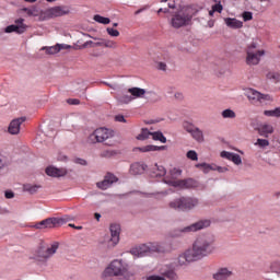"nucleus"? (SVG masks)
<instances>
[{"label": "nucleus", "instance_id": "f257e3e1", "mask_svg": "<svg viewBox=\"0 0 280 280\" xmlns=\"http://www.w3.org/2000/svg\"><path fill=\"white\" fill-rule=\"evenodd\" d=\"M189 249L194 253L197 259H205L215 250L213 247V240L207 235H199L192 243Z\"/></svg>", "mask_w": 280, "mask_h": 280}, {"label": "nucleus", "instance_id": "f03ea898", "mask_svg": "<svg viewBox=\"0 0 280 280\" xmlns=\"http://www.w3.org/2000/svg\"><path fill=\"white\" fill-rule=\"evenodd\" d=\"M103 277L104 279H108V277H124V279H130L132 271H130L128 264L121 260H113L104 270Z\"/></svg>", "mask_w": 280, "mask_h": 280}, {"label": "nucleus", "instance_id": "7ed1b4c3", "mask_svg": "<svg viewBox=\"0 0 280 280\" xmlns=\"http://www.w3.org/2000/svg\"><path fill=\"white\" fill-rule=\"evenodd\" d=\"M199 203L198 198L183 196L171 201L168 207L175 211H191V209H196Z\"/></svg>", "mask_w": 280, "mask_h": 280}, {"label": "nucleus", "instance_id": "20e7f679", "mask_svg": "<svg viewBox=\"0 0 280 280\" xmlns=\"http://www.w3.org/2000/svg\"><path fill=\"white\" fill-rule=\"evenodd\" d=\"M191 22V14L187 9H178L173 13V18L171 19V25L175 30L180 27H185V25H189Z\"/></svg>", "mask_w": 280, "mask_h": 280}, {"label": "nucleus", "instance_id": "39448f33", "mask_svg": "<svg viewBox=\"0 0 280 280\" xmlns=\"http://www.w3.org/2000/svg\"><path fill=\"white\" fill-rule=\"evenodd\" d=\"M58 243H54L51 246L49 247H45V246H39L34 256L33 259L35 261H38V264H47V260L52 256L56 255L57 250H58Z\"/></svg>", "mask_w": 280, "mask_h": 280}, {"label": "nucleus", "instance_id": "423d86ee", "mask_svg": "<svg viewBox=\"0 0 280 280\" xmlns=\"http://www.w3.org/2000/svg\"><path fill=\"white\" fill-rule=\"evenodd\" d=\"M195 261H200V260L189 247L177 255L174 264L176 268H188V266H191V264H195Z\"/></svg>", "mask_w": 280, "mask_h": 280}, {"label": "nucleus", "instance_id": "0eeeda50", "mask_svg": "<svg viewBox=\"0 0 280 280\" xmlns=\"http://www.w3.org/2000/svg\"><path fill=\"white\" fill-rule=\"evenodd\" d=\"M115 135L107 128H98L94 130L88 138L89 143H104L113 139Z\"/></svg>", "mask_w": 280, "mask_h": 280}, {"label": "nucleus", "instance_id": "6e6552de", "mask_svg": "<svg viewBox=\"0 0 280 280\" xmlns=\"http://www.w3.org/2000/svg\"><path fill=\"white\" fill-rule=\"evenodd\" d=\"M148 253H165V249H163L161 245H154V244H149V245L142 244L140 246H137L130 249V254L135 255L136 257L148 255Z\"/></svg>", "mask_w": 280, "mask_h": 280}, {"label": "nucleus", "instance_id": "1a4fd4ad", "mask_svg": "<svg viewBox=\"0 0 280 280\" xmlns=\"http://www.w3.org/2000/svg\"><path fill=\"white\" fill-rule=\"evenodd\" d=\"M209 226H211V220L203 219L177 231L178 233H196L202 229H209Z\"/></svg>", "mask_w": 280, "mask_h": 280}, {"label": "nucleus", "instance_id": "9d476101", "mask_svg": "<svg viewBox=\"0 0 280 280\" xmlns=\"http://www.w3.org/2000/svg\"><path fill=\"white\" fill-rule=\"evenodd\" d=\"M166 185H171V187H179V189H196L200 184L192 178L188 179H179V180H166Z\"/></svg>", "mask_w": 280, "mask_h": 280}, {"label": "nucleus", "instance_id": "9b49d317", "mask_svg": "<svg viewBox=\"0 0 280 280\" xmlns=\"http://www.w3.org/2000/svg\"><path fill=\"white\" fill-rule=\"evenodd\" d=\"M266 56V50H246L245 62L248 67H257L261 62V57Z\"/></svg>", "mask_w": 280, "mask_h": 280}, {"label": "nucleus", "instance_id": "f8f14e48", "mask_svg": "<svg viewBox=\"0 0 280 280\" xmlns=\"http://www.w3.org/2000/svg\"><path fill=\"white\" fill-rule=\"evenodd\" d=\"M184 128L186 132H188L197 143H205V133L202 130L191 122H185Z\"/></svg>", "mask_w": 280, "mask_h": 280}, {"label": "nucleus", "instance_id": "ddd939ff", "mask_svg": "<svg viewBox=\"0 0 280 280\" xmlns=\"http://www.w3.org/2000/svg\"><path fill=\"white\" fill-rule=\"evenodd\" d=\"M180 9V5L176 3V0H162L161 8L158 10V14L163 12L164 14H175Z\"/></svg>", "mask_w": 280, "mask_h": 280}, {"label": "nucleus", "instance_id": "4468645a", "mask_svg": "<svg viewBox=\"0 0 280 280\" xmlns=\"http://www.w3.org/2000/svg\"><path fill=\"white\" fill-rule=\"evenodd\" d=\"M247 97L250 102L254 104H266V102H270V95L261 94L260 92H257L256 90H249L247 92Z\"/></svg>", "mask_w": 280, "mask_h": 280}, {"label": "nucleus", "instance_id": "2eb2a0df", "mask_svg": "<svg viewBox=\"0 0 280 280\" xmlns=\"http://www.w3.org/2000/svg\"><path fill=\"white\" fill-rule=\"evenodd\" d=\"M25 20L19 19L15 21V24L9 25L5 27L4 32L7 34H12V32H16V34H23L27 26L24 23Z\"/></svg>", "mask_w": 280, "mask_h": 280}, {"label": "nucleus", "instance_id": "dca6fc26", "mask_svg": "<svg viewBox=\"0 0 280 280\" xmlns=\"http://www.w3.org/2000/svg\"><path fill=\"white\" fill-rule=\"evenodd\" d=\"M44 221L46 229H58V226L67 224V222H69V218H47Z\"/></svg>", "mask_w": 280, "mask_h": 280}, {"label": "nucleus", "instance_id": "f3484780", "mask_svg": "<svg viewBox=\"0 0 280 280\" xmlns=\"http://www.w3.org/2000/svg\"><path fill=\"white\" fill-rule=\"evenodd\" d=\"M26 117H20L13 119L8 127L9 135H20L21 133V124L26 121Z\"/></svg>", "mask_w": 280, "mask_h": 280}, {"label": "nucleus", "instance_id": "a211bd4d", "mask_svg": "<svg viewBox=\"0 0 280 280\" xmlns=\"http://www.w3.org/2000/svg\"><path fill=\"white\" fill-rule=\"evenodd\" d=\"M231 277H233V271L226 267L219 268L212 273L214 280H229Z\"/></svg>", "mask_w": 280, "mask_h": 280}, {"label": "nucleus", "instance_id": "6ab92c4d", "mask_svg": "<svg viewBox=\"0 0 280 280\" xmlns=\"http://www.w3.org/2000/svg\"><path fill=\"white\" fill-rule=\"evenodd\" d=\"M113 183H117V177L114 174L107 173L103 180L96 183L98 189L103 191L108 189L113 185Z\"/></svg>", "mask_w": 280, "mask_h": 280}, {"label": "nucleus", "instance_id": "aec40b11", "mask_svg": "<svg viewBox=\"0 0 280 280\" xmlns=\"http://www.w3.org/2000/svg\"><path fill=\"white\" fill-rule=\"evenodd\" d=\"M47 176L51 178H62V176H67L68 172L67 168H58L56 166H48L46 168Z\"/></svg>", "mask_w": 280, "mask_h": 280}, {"label": "nucleus", "instance_id": "412c9836", "mask_svg": "<svg viewBox=\"0 0 280 280\" xmlns=\"http://www.w3.org/2000/svg\"><path fill=\"white\" fill-rule=\"evenodd\" d=\"M257 132L260 137L268 139L272 132H275V127L268 122L260 124L257 128Z\"/></svg>", "mask_w": 280, "mask_h": 280}, {"label": "nucleus", "instance_id": "4be33fe9", "mask_svg": "<svg viewBox=\"0 0 280 280\" xmlns=\"http://www.w3.org/2000/svg\"><path fill=\"white\" fill-rule=\"evenodd\" d=\"M127 93H129L133 100H145V94L148 93V91L145 89L142 88H129L127 90Z\"/></svg>", "mask_w": 280, "mask_h": 280}, {"label": "nucleus", "instance_id": "5701e85b", "mask_svg": "<svg viewBox=\"0 0 280 280\" xmlns=\"http://www.w3.org/2000/svg\"><path fill=\"white\" fill-rule=\"evenodd\" d=\"M101 244H103L104 248H106L107 250H113V248H115V246L119 244V237L104 236Z\"/></svg>", "mask_w": 280, "mask_h": 280}, {"label": "nucleus", "instance_id": "b1692460", "mask_svg": "<svg viewBox=\"0 0 280 280\" xmlns=\"http://www.w3.org/2000/svg\"><path fill=\"white\" fill-rule=\"evenodd\" d=\"M221 158L228 159V161H232L234 165H242V156H240V154H237V153L222 151Z\"/></svg>", "mask_w": 280, "mask_h": 280}, {"label": "nucleus", "instance_id": "393cba45", "mask_svg": "<svg viewBox=\"0 0 280 280\" xmlns=\"http://www.w3.org/2000/svg\"><path fill=\"white\" fill-rule=\"evenodd\" d=\"M223 21L230 30H242V27H244V22L235 18H225Z\"/></svg>", "mask_w": 280, "mask_h": 280}, {"label": "nucleus", "instance_id": "a878e982", "mask_svg": "<svg viewBox=\"0 0 280 280\" xmlns=\"http://www.w3.org/2000/svg\"><path fill=\"white\" fill-rule=\"evenodd\" d=\"M47 16L51 19L56 16H65V14H69V10L62 9V7H54L46 11Z\"/></svg>", "mask_w": 280, "mask_h": 280}, {"label": "nucleus", "instance_id": "bb28decb", "mask_svg": "<svg viewBox=\"0 0 280 280\" xmlns=\"http://www.w3.org/2000/svg\"><path fill=\"white\" fill-rule=\"evenodd\" d=\"M147 168L148 165L136 162L130 166V174H132V176H139V174H143Z\"/></svg>", "mask_w": 280, "mask_h": 280}, {"label": "nucleus", "instance_id": "cd10ccee", "mask_svg": "<svg viewBox=\"0 0 280 280\" xmlns=\"http://www.w3.org/2000/svg\"><path fill=\"white\" fill-rule=\"evenodd\" d=\"M40 51H45L47 56H55V54H60V46L56 44L55 46H45L40 48Z\"/></svg>", "mask_w": 280, "mask_h": 280}, {"label": "nucleus", "instance_id": "c85d7f7f", "mask_svg": "<svg viewBox=\"0 0 280 280\" xmlns=\"http://www.w3.org/2000/svg\"><path fill=\"white\" fill-rule=\"evenodd\" d=\"M109 231H110V237H119L121 233V225L117 223H112L109 226Z\"/></svg>", "mask_w": 280, "mask_h": 280}, {"label": "nucleus", "instance_id": "c756f323", "mask_svg": "<svg viewBox=\"0 0 280 280\" xmlns=\"http://www.w3.org/2000/svg\"><path fill=\"white\" fill-rule=\"evenodd\" d=\"M152 137V132L148 129H142L141 132L136 137L138 141H145L147 139H150Z\"/></svg>", "mask_w": 280, "mask_h": 280}, {"label": "nucleus", "instance_id": "7c9ffc66", "mask_svg": "<svg viewBox=\"0 0 280 280\" xmlns=\"http://www.w3.org/2000/svg\"><path fill=\"white\" fill-rule=\"evenodd\" d=\"M151 137L153 141H161V143L167 142V139L165 138V136H163V132L161 131L151 132Z\"/></svg>", "mask_w": 280, "mask_h": 280}, {"label": "nucleus", "instance_id": "2f4dec72", "mask_svg": "<svg viewBox=\"0 0 280 280\" xmlns=\"http://www.w3.org/2000/svg\"><path fill=\"white\" fill-rule=\"evenodd\" d=\"M86 47H102V39L98 42L88 40L83 45L79 46V49H86Z\"/></svg>", "mask_w": 280, "mask_h": 280}, {"label": "nucleus", "instance_id": "473e14b6", "mask_svg": "<svg viewBox=\"0 0 280 280\" xmlns=\"http://www.w3.org/2000/svg\"><path fill=\"white\" fill-rule=\"evenodd\" d=\"M101 47H107L108 49H117V43L110 39H101Z\"/></svg>", "mask_w": 280, "mask_h": 280}, {"label": "nucleus", "instance_id": "72a5a7b5", "mask_svg": "<svg viewBox=\"0 0 280 280\" xmlns=\"http://www.w3.org/2000/svg\"><path fill=\"white\" fill-rule=\"evenodd\" d=\"M86 38H91V35H89L86 33H79L75 36V45H82V43H84V40H86Z\"/></svg>", "mask_w": 280, "mask_h": 280}, {"label": "nucleus", "instance_id": "f704fd0d", "mask_svg": "<svg viewBox=\"0 0 280 280\" xmlns=\"http://www.w3.org/2000/svg\"><path fill=\"white\" fill-rule=\"evenodd\" d=\"M22 12H26L27 16H38V9L36 7L23 8Z\"/></svg>", "mask_w": 280, "mask_h": 280}, {"label": "nucleus", "instance_id": "c9c22d12", "mask_svg": "<svg viewBox=\"0 0 280 280\" xmlns=\"http://www.w3.org/2000/svg\"><path fill=\"white\" fill-rule=\"evenodd\" d=\"M183 174V171L178 170V168H173L171 170L170 172V176H171V179H165V183L166 180H178L177 178Z\"/></svg>", "mask_w": 280, "mask_h": 280}, {"label": "nucleus", "instance_id": "e433bc0d", "mask_svg": "<svg viewBox=\"0 0 280 280\" xmlns=\"http://www.w3.org/2000/svg\"><path fill=\"white\" fill-rule=\"evenodd\" d=\"M119 152H117L116 150H106L101 153V156L103 159H113V156H117Z\"/></svg>", "mask_w": 280, "mask_h": 280}, {"label": "nucleus", "instance_id": "4c0bfd02", "mask_svg": "<svg viewBox=\"0 0 280 280\" xmlns=\"http://www.w3.org/2000/svg\"><path fill=\"white\" fill-rule=\"evenodd\" d=\"M38 189H40V186L38 185H32V184L24 185V191H28V194H36Z\"/></svg>", "mask_w": 280, "mask_h": 280}, {"label": "nucleus", "instance_id": "58836bf2", "mask_svg": "<svg viewBox=\"0 0 280 280\" xmlns=\"http://www.w3.org/2000/svg\"><path fill=\"white\" fill-rule=\"evenodd\" d=\"M93 20L96 21V23H101L102 25H108V23H110V19L104 18L100 14L94 15Z\"/></svg>", "mask_w": 280, "mask_h": 280}, {"label": "nucleus", "instance_id": "ea45409f", "mask_svg": "<svg viewBox=\"0 0 280 280\" xmlns=\"http://www.w3.org/2000/svg\"><path fill=\"white\" fill-rule=\"evenodd\" d=\"M235 117H236L235 112L232 109H224L222 112L223 119H235Z\"/></svg>", "mask_w": 280, "mask_h": 280}, {"label": "nucleus", "instance_id": "a19ab883", "mask_svg": "<svg viewBox=\"0 0 280 280\" xmlns=\"http://www.w3.org/2000/svg\"><path fill=\"white\" fill-rule=\"evenodd\" d=\"M264 115L266 117H280V107L271 109V110H265Z\"/></svg>", "mask_w": 280, "mask_h": 280}, {"label": "nucleus", "instance_id": "79ce46f5", "mask_svg": "<svg viewBox=\"0 0 280 280\" xmlns=\"http://www.w3.org/2000/svg\"><path fill=\"white\" fill-rule=\"evenodd\" d=\"M254 145H258V148L265 149L268 148V145H270V141H268V139L258 138Z\"/></svg>", "mask_w": 280, "mask_h": 280}, {"label": "nucleus", "instance_id": "37998d69", "mask_svg": "<svg viewBox=\"0 0 280 280\" xmlns=\"http://www.w3.org/2000/svg\"><path fill=\"white\" fill-rule=\"evenodd\" d=\"M137 150L139 152H152V150H154V145L149 144V145H145V147H142V148L138 147V148L133 149L135 152H137Z\"/></svg>", "mask_w": 280, "mask_h": 280}, {"label": "nucleus", "instance_id": "c03bdc74", "mask_svg": "<svg viewBox=\"0 0 280 280\" xmlns=\"http://www.w3.org/2000/svg\"><path fill=\"white\" fill-rule=\"evenodd\" d=\"M196 167L203 168L205 174H208V172H211V170H213V166H211V165H209L207 163L197 164Z\"/></svg>", "mask_w": 280, "mask_h": 280}, {"label": "nucleus", "instance_id": "a18cd8bd", "mask_svg": "<svg viewBox=\"0 0 280 280\" xmlns=\"http://www.w3.org/2000/svg\"><path fill=\"white\" fill-rule=\"evenodd\" d=\"M186 156L190 161H197L198 160V153H196V151H194V150L188 151Z\"/></svg>", "mask_w": 280, "mask_h": 280}, {"label": "nucleus", "instance_id": "49530a36", "mask_svg": "<svg viewBox=\"0 0 280 280\" xmlns=\"http://www.w3.org/2000/svg\"><path fill=\"white\" fill-rule=\"evenodd\" d=\"M31 229H37L39 231H42L43 229H46V225H45V220L38 222V223H35L33 225H31Z\"/></svg>", "mask_w": 280, "mask_h": 280}, {"label": "nucleus", "instance_id": "de8ad7c7", "mask_svg": "<svg viewBox=\"0 0 280 280\" xmlns=\"http://www.w3.org/2000/svg\"><path fill=\"white\" fill-rule=\"evenodd\" d=\"M8 167V160L3 154L0 153V171Z\"/></svg>", "mask_w": 280, "mask_h": 280}, {"label": "nucleus", "instance_id": "09e8293b", "mask_svg": "<svg viewBox=\"0 0 280 280\" xmlns=\"http://www.w3.org/2000/svg\"><path fill=\"white\" fill-rule=\"evenodd\" d=\"M106 32L109 36H113V37H117L119 36V31L113 28V27H107L106 28Z\"/></svg>", "mask_w": 280, "mask_h": 280}, {"label": "nucleus", "instance_id": "8fccbe9b", "mask_svg": "<svg viewBox=\"0 0 280 280\" xmlns=\"http://www.w3.org/2000/svg\"><path fill=\"white\" fill-rule=\"evenodd\" d=\"M155 170L158 171L156 176H165L166 174L165 167L159 166V164H155Z\"/></svg>", "mask_w": 280, "mask_h": 280}, {"label": "nucleus", "instance_id": "3c124183", "mask_svg": "<svg viewBox=\"0 0 280 280\" xmlns=\"http://www.w3.org/2000/svg\"><path fill=\"white\" fill-rule=\"evenodd\" d=\"M242 16L245 22L253 21V12L245 11V12H243Z\"/></svg>", "mask_w": 280, "mask_h": 280}, {"label": "nucleus", "instance_id": "603ef678", "mask_svg": "<svg viewBox=\"0 0 280 280\" xmlns=\"http://www.w3.org/2000/svg\"><path fill=\"white\" fill-rule=\"evenodd\" d=\"M165 277H166V279H170V280H176V279H178V275H176V272H174V271H167V272L165 273Z\"/></svg>", "mask_w": 280, "mask_h": 280}, {"label": "nucleus", "instance_id": "864d4df0", "mask_svg": "<svg viewBox=\"0 0 280 280\" xmlns=\"http://www.w3.org/2000/svg\"><path fill=\"white\" fill-rule=\"evenodd\" d=\"M132 100H135V98H132V95H124V96H121L120 102H122V104H130V102H132Z\"/></svg>", "mask_w": 280, "mask_h": 280}, {"label": "nucleus", "instance_id": "5fc2aeb1", "mask_svg": "<svg viewBox=\"0 0 280 280\" xmlns=\"http://www.w3.org/2000/svg\"><path fill=\"white\" fill-rule=\"evenodd\" d=\"M74 163H75L77 165H82V166L89 165V162H86V160L81 159V158H75V159H74Z\"/></svg>", "mask_w": 280, "mask_h": 280}, {"label": "nucleus", "instance_id": "6e6d98bb", "mask_svg": "<svg viewBox=\"0 0 280 280\" xmlns=\"http://www.w3.org/2000/svg\"><path fill=\"white\" fill-rule=\"evenodd\" d=\"M212 171H217L219 172L220 174H224V172H229V168L228 167H223V166H214L212 168Z\"/></svg>", "mask_w": 280, "mask_h": 280}, {"label": "nucleus", "instance_id": "4d7b16f0", "mask_svg": "<svg viewBox=\"0 0 280 280\" xmlns=\"http://www.w3.org/2000/svg\"><path fill=\"white\" fill-rule=\"evenodd\" d=\"M57 47H59V51H62V49H73V46L67 44H57Z\"/></svg>", "mask_w": 280, "mask_h": 280}, {"label": "nucleus", "instance_id": "13d9d810", "mask_svg": "<svg viewBox=\"0 0 280 280\" xmlns=\"http://www.w3.org/2000/svg\"><path fill=\"white\" fill-rule=\"evenodd\" d=\"M267 78L269 80H276V82H279V80H280V75L279 74H275V73H268Z\"/></svg>", "mask_w": 280, "mask_h": 280}, {"label": "nucleus", "instance_id": "bf43d9fd", "mask_svg": "<svg viewBox=\"0 0 280 280\" xmlns=\"http://www.w3.org/2000/svg\"><path fill=\"white\" fill-rule=\"evenodd\" d=\"M115 119H116V121L126 124V118L124 117V115H117V116H115Z\"/></svg>", "mask_w": 280, "mask_h": 280}, {"label": "nucleus", "instance_id": "052dcab7", "mask_svg": "<svg viewBox=\"0 0 280 280\" xmlns=\"http://www.w3.org/2000/svg\"><path fill=\"white\" fill-rule=\"evenodd\" d=\"M161 150H167V147H165V145H162V147L153 145L152 152H156V151H161Z\"/></svg>", "mask_w": 280, "mask_h": 280}, {"label": "nucleus", "instance_id": "680f3d73", "mask_svg": "<svg viewBox=\"0 0 280 280\" xmlns=\"http://www.w3.org/2000/svg\"><path fill=\"white\" fill-rule=\"evenodd\" d=\"M257 49V44L255 43H252L248 47H247V51H257L255 50Z\"/></svg>", "mask_w": 280, "mask_h": 280}, {"label": "nucleus", "instance_id": "e2e57ef3", "mask_svg": "<svg viewBox=\"0 0 280 280\" xmlns=\"http://www.w3.org/2000/svg\"><path fill=\"white\" fill-rule=\"evenodd\" d=\"M5 198L10 199V198H14V192L12 190H7L4 192Z\"/></svg>", "mask_w": 280, "mask_h": 280}, {"label": "nucleus", "instance_id": "0e129e2a", "mask_svg": "<svg viewBox=\"0 0 280 280\" xmlns=\"http://www.w3.org/2000/svg\"><path fill=\"white\" fill-rule=\"evenodd\" d=\"M148 280H165V278L161 277V276H150L148 278Z\"/></svg>", "mask_w": 280, "mask_h": 280}, {"label": "nucleus", "instance_id": "69168bd1", "mask_svg": "<svg viewBox=\"0 0 280 280\" xmlns=\"http://www.w3.org/2000/svg\"><path fill=\"white\" fill-rule=\"evenodd\" d=\"M158 69H160V71H165V69H167V65L163 63V62H160L158 65Z\"/></svg>", "mask_w": 280, "mask_h": 280}, {"label": "nucleus", "instance_id": "338daca9", "mask_svg": "<svg viewBox=\"0 0 280 280\" xmlns=\"http://www.w3.org/2000/svg\"><path fill=\"white\" fill-rule=\"evenodd\" d=\"M213 10H214V12H222V5L215 4V5L213 7Z\"/></svg>", "mask_w": 280, "mask_h": 280}, {"label": "nucleus", "instance_id": "774afa93", "mask_svg": "<svg viewBox=\"0 0 280 280\" xmlns=\"http://www.w3.org/2000/svg\"><path fill=\"white\" fill-rule=\"evenodd\" d=\"M68 103L72 104V105H78V104H80V100H75V98L74 100H69Z\"/></svg>", "mask_w": 280, "mask_h": 280}]
</instances>
